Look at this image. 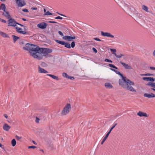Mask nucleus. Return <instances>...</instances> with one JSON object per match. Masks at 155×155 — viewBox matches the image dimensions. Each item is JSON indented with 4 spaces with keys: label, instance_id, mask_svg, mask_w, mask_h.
<instances>
[{
    "label": "nucleus",
    "instance_id": "obj_47",
    "mask_svg": "<svg viewBox=\"0 0 155 155\" xmlns=\"http://www.w3.org/2000/svg\"><path fill=\"white\" fill-rule=\"evenodd\" d=\"M94 39L97 41H101V40L99 39V38H94Z\"/></svg>",
    "mask_w": 155,
    "mask_h": 155
},
{
    "label": "nucleus",
    "instance_id": "obj_45",
    "mask_svg": "<svg viewBox=\"0 0 155 155\" xmlns=\"http://www.w3.org/2000/svg\"><path fill=\"white\" fill-rule=\"evenodd\" d=\"M92 50L94 51V52L95 53H97V50L94 48H93Z\"/></svg>",
    "mask_w": 155,
    "mask_h": 155
},
{
    "label": "nucleus",
    "instance_id": "obj_59",
    "mask_svg": "<svg viewBox=\"0 0 155 155\" xmlns=\"http://www.w3.org/2000/svg\"><path fill=\"white\" fill-rule=\"evenodd\" d=\"M4 116L5 117V118H7L8 117V116H7V115L6 114H4Z\"/></svg>",
    "mask_w": 155,
    "mask_h": 155
},
{
    "label": "nucleus",
    "instance_id": "obj_28",
    "mask_svg": "<svg viewBox=\"0 0 155 155\" xmlns=\"http://www.w3.org/2000/svg\"><path fill=\"white\" fill-rule=\"evenodd\" d=\"M43 54V55H42L43 56V57L45 56L46 58H50L51 57V55L50 54H48V53L44 54V53H42Z\"/></svg>",
    "mask_w": 155,
    "mask_h": 155
},
{
    "label": "nucleus",
    "instance_id": "obj_19",
    "mask_svg": "<svg viewBox=\"0 0 155 155\" xmlns=\"http://www.w3.org/2000/svg\"><path fill=\"white\" fill-rule=\"evenodd\" d=\"M137 115L140 117H148V115L146 113L140 111H139L137 113Z\"/></svg>",
    "mask_w": 155,
    "mask_h": 155
},
{
    "label": "nucleus",
    "instance_id": "obj_35",
    "mask_svg": "<svg viewBox=\"0 0 155 155\" xmlns=\"http://www.w3.org/2000/svg\"><path fill=\"white\" fill-rule=\"evenodd\" d=\"M71 47L72 48H74L75 45V42L74 41H72L71 43Z\"/></svg>",
    "mask_w": 155,
    "mask_h": 155
},
{
    "label": "nucleus",
    "instance_id": "obj_17",
    "mask_svg": "<svg viewBox=\"0 0 155 155\" xmlns=\"http://www.w3.org/2000/svg\"><path fill=\"white\" fill-rule=\"evenodd\" d=\"M112 130H111V129H110V130L107 133V134L104 137V138L103 139V140H102V142L101 143V144H103V143H104V142L106 140V139L108 137L109 135L110 134V133H111V132Z\"/></svg>",
    "mask_w": 155,
    "mask_h": 155
},
{
    "label": "nucleus",
    "instance_id": "obj_25",
    "mask_svg": "<svg viewBox=\"0 0 155 155\" xmlns=\"http://www.w3.org/2000/svg\"><path fill=\"white\" fill-rule=\"evenodd\" d=\"M12 37L13 38L14 42L15 43V42L17 41V40L20 38L19 37L17 36L14 35H12Z\"/></svg>",
    "mask_w": 155,
    "mask_h": 155
},
{
    "label": "nucleus",
    "instance_id": "obj_18",
    "mask_svg": "<svg viewBox=\"0 0 155 155\" xmlns=\"http://www.w3.org/2000/svg\"><path fill=\"white\" fill-rule=\"evenodd\" d=\"M2 15L8 20L11 18L9 12H8L6 11L4 12L3 13Z\"/></svg>",
    "mask_w": 155,
    "mask_h": 155
},
{
    "label": "nucleus",
    "instance_id": "obj_16",
    "mask_svg": "<svg viewBox=\"0 0 155 155\" xmlns=\"http://www.w3.org/2000/svg\"><path fill=\"white\" fill-rule=\"evenodd\" d=\"M120 63L126 69H132V67L131 66L129 65L128 64L125 63L123 62L122 61H120Z\"/></svg>",
    "mask_w": 155,
    "mask_h": 155
},
{
    "label": "nucleus",
    "instance_id": "obj_37",
    "mask_svg": "<svg viewBox=\"0 0 155 155\" xmlns=\"http://www.w3.org/2000/svg\"><path fill=\"white\" fill-rule=\"evenodd\" d=\"M115 56L117 58H120L122 56H124V54H120V55H117V54H116V55H115Z\"/></svg>",
    "mask_w": 155,
    "mask_h": 155
},
{
    "label": "nucleus",
    "instance_id": "obj_40",
    "mask_svg": "<svg viewBox=\"0 0 155 155\" xmlns=\"http://www.w3.org/2000/svg\"><path fill=\"white\" fill-rule=\"evenodd\" d=\"M28 149L33 148V149H34L35 148H36V146H28Z\"/></svg>",
    "mask_w": 155,
    "mask_h": 155
},
{
    "label": "nucleus",
    "instance_id": "obj_33",
    "mask_svg": "<svg viewBox=\"0 0 155 155\" xmlns=\"http://www.w3.org/2000/svg\"><path fill=\"white\" fill-rule=\"evenodd\" d=\"M110 50L111 51L113 52V54L115 55V56L117 54L116 53V49H110Z\"/></svg>",
    "mask_w": 155,
    "mask_h": 155
},
{
    "label": "nucleus",
    "instance_id": "obj_61",
    "mask_svg": "<svg viewBox=\"0 0 155 155\" xmlns=\"http://www.w3.org/2000/svg\"><path fill=\"white\" fill-rule=\"evenodd\" d=\"M59 15L62 16H64V17H66V16H65V15H64L63 14H59Z\"/></svg>",
    "mask_w": 155,
    "mask_h": 155
},
{
    "label": "nucleus",
    "instance_id": "obj_62",
    "mask_svg": "<svg viewBox=\"0 0 155 155\" xmlns=\"http://www.w3.org/2000/svg\"><path fill=\"white\" fill-rule=\"evenodd\" d=\"M153 55L155 57V50L154 51L153 53Z\"/></svg>",
    "mask_w": 155,
    "mask_h": 155
},
{
    "label": "nucleus",
    "instance_id": "obj_64",
    "mask_svg": "<svg viewBox=\"0 0 155 155\" xmlns=\"http://www.w3.org/2000/svg\"><path fill=\"white\" fill-rule=\"evenodd\" d=\"M21 19L22 20H23V21H26L27 20L25 18H22Z\"/></svg>",
    "mask_w": 155,
    "mask_h": 155
},
{
    "label": "nucleus",
    "instance_id": "obj_30",
    "mask_svg": "<svg viewBox=\"0 0 155 155\" xmlns=\"http://www.w3.org/2000/svg\"><path fill=\"white\" fill-rule=\"evenodd\" d=\"M108 66L111 68H112L116 69H118V68L117 67L115 66L113 64H109Z\"/></svg>",
    "mask_w": 155,
    "mask_h": 155
},
{
    "label": "nucleus",
    "instance_id": "obj_53",
    "mask_svg": "<svg viewBox=\"0 0 155 155\" xmlns=\"http://www.w3.org/2000/svg\"><path fill=\"white\" fill-rule=\"evenodd\" d=\"M59 34L61 36H63L64 35L63 33L60 31H59L58 32Z\"/></svg>",
    "mask_w": 155,
    "mask_h": 155
},
{
    "label": "nucleus",
    "instance_id": "obj_55",
    "mask_svg": "<svg viewBox=\"0 0 155 155\" xmlns=\"http://www.w3.org/2000/svg\"><path fill=\"white\" fill-rule=\"evenodd\" d=\"M150 69L152 70L155 71V67H150Z\"/></svg>",
    "mask_w": 155,
    "mask_h": 155
},
{
    "label": "nucleus",
    "instance_id": "obj_13",
    "mask_svg": "<svg viewBox=\"0 0 155 155\" xmlns=\"http://www.w3.org/2000/svg\"><path fill=\"white\" fill-rule=\"evenodd\" d=\"M16 31L18 33L23 34H26L28 33L26 31H22V29L21 28H19L18 27H16Z\"/></svg>",
    "mask_w": 155,
    "mask_h": 155
},
{
    "label": "nucleus",
    "instance_id": "obj_36",
    "mask_svg": "<svg viewBox=\"0 0 155 155\" xmlns=\"http://www.w3.org/2000/svg\"><path fill=\"white\" fill-rule=\"evenodd\" d=\"M104 61L106 62H110V63H112L113 62V61L111 60H110V59H107V58H106L104 60Z\"/></svg>",
    "mask_w": 155,
    "mask_h": 155
},
{
    "label": "nucleus",
    "instance_id": "obj_11",
    "mask_svg": "<svg viewBox=\"0 0 155 155\" xmlns=\"http://www.w3.org/2000/svg\"><path fill=\"white\" fill-rule=\"evenodd\" d=\"M119 75H120L121 77L122 78V79H120L119 80V83L120 85H121V84L124 83V81H125V79H126V77H124L123 76V75L120 72L118 74Z\"/></svg>",
    "mask_w": 155,
    "mask_h": 155
},
{
    "label": "nucleus",
    "instance_id": "obj_42",
    "mask_svg": "<svg viewBox=\"0 0 155 155\" xmlns=\"http://www.w3.org/2000/svg\"><path fill=\"white\" fill-rule=\"evenodd\" d=\"M53 78L57 80H59V78L58 76H56L55 75L54 76Z\"/></svg>",
    "mask_w": 155,
    "mask_h": 155
},
{
    "label": "nucleus",
    "instance_id": "obj_26",
    "mask_svg": "<svg viewBox=\"0 0 155 155\" xmlns=\"http://www.w3.org/2000/svg\"><path fill=\"white\" fill-rule=\"evenodd\" d=\"M1 9L3 10L4 12L6 11V7L5 5L4 4H2L0 6Z\"/></svg>",
    "mask_w": 155,
    "mask_h": 155
},
{
    "label": "nucleus",
    "instance_id": "obj_23",
    "mask_svg": "<svg viewBox=\"0 0 155 155\" xmlns=\"http://www.w3.org/2000/svg\"><path fill=\"white\" fill-rule=\"evenodd\" d=\"M146 85L147 86H151V87L155 88V83L152 82H149Z\"/></svg>",
    "mask_w": 155,
    "mask_h": 155
},
{
    "label": "nucleus",
    "instance_id": "obj_44",
    "mask_svg": "<svg viewBox=\"0 0 155 155\" xmlns=\"http://www.w3.org/2000/svg\"><path fill=\"white\" fill-rule=\"evenodd\" d=\"M17 24L18 25H20V26H21V27H24V30H25V28L26 27V26H24L23 25H21L20 23H19L18 22L17 23Z\"/></svg>",
    "mask_w": 155,
    "mask_h": 155
},
{
    "label": "nucleus",
    "instance_id": "obj_39",
    "mask_svg": "<svg viewBox=\"0 0 155 155\" xmlns=\"http://www.w3.org/2000/svg\"><path fill=\"white\" fill-rule=\"evenodd\" d=\"M15 137L16 138L17 140H20L21 138V137L18 136L17 135L15 136Z\"/></svg>",
    "mask_w": 155,
    "mask_h": 155
},
{
    "label": "nucleus",
    "instance_id": "obj_63",
    "mask_svg": "<svg viewBox=\"0 0 155 155\" xmlns=\"http://www.w3.org/2000/svg\"><path fill=\"white\" fill-rule=\"evenodd\" d=\"M32 142L35 145H36L37 144V143L34 140L32 141Z\"/></svg>",
    "mask_w": 155,
    "mask_h": 155
},
{
    "label": "nucleus",
    "instance_id": "obj_58",
    "mask_svg": "<svg viewBox=\"0 0 155 155\" xmlns=\"http://www.w3.org/2000/svg\"><path fill=\"white\" fill-rule=\"evenodd\" d=\"M31 9L32 10H36L37 9V8L36 7H32L31 8Z\"/></svg>",
    "mask_w": 155,
    "mask_h": 155
},
{
    "label": "nucleus",
    "instance_id": "obj_46",
    "mask_svg": "<svg viewBox=\"0 0 155 155\" xmlns=\"http://www.w3.org/2000/svg\"><path fill=\"white\" fill-rule=\"evenodd\" d=\"M68 79H70V80H73L74 79V78L73 77H71L69 76L68 77Z\"/></svg>",
    "mask_w": 155,
    "mask_h": 155
},
{
    "label": "nucleus",
    "instance_id": "obj_43",
    "mask_svg": "<svg viewBox=\"0 0 155 155\" xmlns=\"http://www.w3.org/2000/svg\"><path fill=\"white\" fill-rule=\"evenodd\" d=\"M55 18V19H63V18H62V17H61L60 16H58L57 17H56Z\"/></svg>",
    "mask_w": 155,
    "mask_h": 155
},
{
    "label": "nucleus",
    "instance_id": "obj_60",
    "mask_svg": "<svg viewBox=\"0 0 155 155\" xmlns=\"http://www.w3.org/2000/svg\"><path fill=\"white\" fill-rule=\"evenodd\" d=\"M141 76H146V74H140Z\"/></svg>",
    "mask_w": 155,
    "mask_h": 155
},
{
    "label": "nucleus",
    "instance_id": "obj_8",
    "mask_svg": "<svg viewBox=\"0 0 155 155\" xmlns=\"http://www.w3.org/2000/svg\"><path fill=\"white\" fill-rule=\"evenodd\" d=\"M47 26V24L44 22L39 23L38 25L37 26L41 29H44L46 28Z\"/></svg>",
    "mask_w": 155,
    "mask_h": 155
},
{
    "label": "nucleus",
    "instance_id": "obj_14",
    "mask_svg": "<svg viewBox=\"0 0 155 155\" xmlns=\"http://www.w3.org/2000/svg\"><path fill=\"white\" fill-rule=\"evenodd\" d=\"M142 79L143 80L153 82L155 81V79L153 77H143Z\"/></svg>",
    "mask_w": 155,
    "mask_h": 155
},
{
    "label": "nucleus",
    "instance_id": "obj_51",
    "mask_svg": "<svg viewBox=\"0 0 155 155\" xmlns=\"http://www.w3.org/2000/svg\"><path fill=\"white\" fill-rule=\"evenodd\" d=\"M117 125V123H116L114 126H113L110 128V129H111L112 130Z\"/></svg>",
    "mask_w": 155,
    "mask_h": 155
},
{
    "label": "nucleus",
    "instance_id": "obj_1",
    "mask_svg": "<svg viewBox=\"0 0 155 155\" xmlns=\"http://www.w3.org/2000/svg\"><path fill=\"white\" fill-rule=\"evenodd\" d=\"M25 46L26 47H23V49L28 51L31 55L34 58H36L39 60L43 58V56L42 55H38V54H36L38 53L39 48L37 45L33 44L26 43Z\"/></svg>",
    "mask_w": 155,
    "mask_h": 155
},
{
    "label": "nucleus",
    "instance_id": "obj_34",
    "mask_svg": "<svg viewBox=\"0 0 155 155\" xmlns=\"http://www.w3.org/2000/svg\"><path fill=\"white\" fill-rule=\"evenodd\" d=\"M110 69L111 70H112V71H114V72H115L117 74H119V73H120V72L118 71H117L114 69L111 68H110Z\"/></svg>",
    "mask_w": 155,
    "mask_h": 155
},
{
    "label": "nucleus",
    "instance_id": "obj_56",
    "mask_svg": "<svg viewBox=\"0 0 155 155\" xmlns=\"http://www.w3.org/2000/svg\"><path fill=\"white\" fill-rule=\"evenodd\" d=\"M47 75L48 76H49L53 78V76H54V75H52V74H47Z\"/></svg>",
    "mask_w": 155,
    "mask_h": 155
},
{
    "label": "nucleus",
    "instance_id": "obj_3",
    "mask_svg": "<svg viewBox=\"0 0 155 155\" xmlns=\"http://www.w3.org/2000/svg\"><path fill=\"white\" fill-rule=\"evenodd\" d=\"M71 109V105L70 104H67L64 107L62 110L61 114L62 115H65L69 113Z\"/></svg>",
    "mask_w": 155,
    "mask_h": 155
},
{
    "label": "nucleus",
    "instance_id": "obj_31",
    "mask_svg": "<svg viewBox=\"0 0 155 155\" xmlns=\"http://www.w3.org/2000/svg\"><path fill=\"white\" fill-rule=\"evenodd\" d=\"M62 75L63 77L67 78H68V77L69 76L68 75L67 73L65 72H64L62 73Z\"/></svg>",
    "mask_w": 155,
    "mask_h": 155
},
{
    "label": "nucleus",
    "instance_id": "obj_10",
    "mask_svg": "<svg viewBox=\"0 0 155 155\" xmlns=\"http://www.w3.org/2000/svg\"><path fill=\"white\" fill-rule=\"evenodd\" d=\"M119 75H120L121 77L122 78V79H120L119 80V83L120 85H121V84L124 83V81H125V79H126V77H124L123 76V75L120 72L118 74Z\"/></svg>",
    "mask_w": 155,
    "mask_h": 155
},
{
    "label": "nucleus",
    "instance_id": "obj_6",
    "mask_svg": "<svg viewBox=\"0 0 155 155\" xmlns=\"http://www.w3.org/2000/svg\"><path fill=\"white\" fill-rule=\"evenodd\" d=\"M8 25L15 27L16 26L17 23L15 20L11 18L8 20Z\"/></svg>",
    "mask_w": 155,
    "mask_h": 155
},
{
    "label": "nucleus",
    "instance_id": "obj_41",
    "mask_svg": "<svg viewBox=\"0 0 155 155\" xmlns=\"http://www.w3.org/2000/svg\"><path fill=\"white\" fill-rule=\"evenodd\" d=\"M40 120V119L38 117H36V118L35 120V122L37 123H39V121Z\"/></svg>",
    "mask_w": 155,
    "mask_h": 155
},
{
    "label": "nucleus",
    "instance_id": "obj_15",
    "mask_svg": "<svg viewBox=\"0 0 155 155\" xmlns=\"http://www.w3.org/2000/svg\"><path fill=\"white\" fill-rule=\"evenodd\" d=\"M144 96L148 98H151L152 97H155V94H154L153 93H151L150 94H148L145 93L144 94Z\"/></svg>",
    "mask_w": 155,
    "mask_h": 155
},
{
    "label": "nucleus",
    "instance_id": "obj_4",
    "mask_svg": "<svg viewBox=\"0 0 155 155\" xmlns=\"http://www.w3.org/2000/svg\"><path fill=\"white\" fill-rule=\"evenodd\" d=\"M52 51V50L51 49L46 48H39L38 51V55H41V53H50Z\"/></svg>",
    "mask_w": 155,
    "mask_h": 155
},
{
    "label": "nucleus",
    "instance_id": "obj_22",
    "mask_svg": "<svg viewBox=\"0 0 155 155\" xmlns=\"http://www.w3.org/2000/svg\"><path fill=\"white\" fill-rule=\"evenodd\" d=\"M105 86L106 88L107 89H111L113 87L112 84L110 83H105Z\"/></svg>",
    "mask_w": 155,
    "mask_h": 155
},
{
    "label": "nucleus",
    "instance_id": "obj_32",
    "mask_svg": "<svg viewBox=\"0 0 155 155\" xmlns=\"http://www.w3.org/2000/svg\"><path fill=\"white\" fill-rule=\"evenodd\" d=\"M41 66L43 67H45L47 66L48 65L47 64L44 62H42L41 64Z\"/></svg>",
    "mask_w": 155,
    "mask_h": 155
},
{
    "label": "nucleus",
    "instance_id": "obj_57",
    "mask_svg": "<svg viewBox=\"0 0 155 155\" xmlns=\"http://www.w3.org/2000/svg\"><path fill=\"white\" fill-rule=\"evenodd\" d=\"M20 44H22V45H24V44H25V43L24 42V41H21L20 42Z\"/></svg>",
    "mask_w": 155,
    "mask_h": 155
},
{
    "label": "nucleus",
    "instance_id": "obj_49",
    "mask_svg": "<svg viewBox=\"0 0 155 155\" xmlns=\"http://www.w3.org/2000/svg\"><path fill=\"white\" fill-rule=\"evenodd\" d=\"M48 23H57L58 24H59V23L56 21H48Z\"/></svg>",
    "mask_w": 155,
    "mask_h": 155
},
{
    "label": "nucleus",
    "instance_id": "obj_2",
    "mask_svg": "<svg viewBox=\"0 0 155 155\" xmlns=\"http://www.w3.org/2000/svg\"><path fill=\"white\" fill-rule=\"evenodd\" d=\"M129 85H134V84L133 82L126 78L125 81L124 82L121 86L123 88L126 89L130 91L136 92V90L132 86H129Z\"/></svg>",
    "mask_w": 155,
    "mask_h": 155
},
{
    "label": "nucleus",
    "instance_id": "obj_50",
    "mask_svg": "<svg viewBox=\"0 0 155 155\" xmlns=\"http://www.w3.org/2000/svg\"><path fill=\"white\" fill-rule=\"evenodd\" d=\"M146 76H153L154 75L153 74L150 73L146 74Z\"/></svg>",
    "mask_w": 155,
    "mask_h": 155
},
{
    "label": "nucleus",
    "instance_id": "obj_12",
    "mask_svg": "<svg viewBox=\"0 0 155 155\" xmlns=\"http://www.w3.org/2000/svg\"><path fill=\"white\" fill-rule=\"evenodd\" d=\"M75 38L76 37L74 36H65L63 37V39L65 40H67L69 41H73L74 39H75Z\"/></svg>",
    "mask_w": 155,
    "mask_h": 155
},
{
    "label": "nucleus",
    "instance_id": "obj_9",
    "mask_svg": "<svg viewBox=\"0 0 155 155\" xmlns=\"http://www.w3.org/2000/svg\"><path fill=\"white\" fill-rule=\"evenodd\" d=\"M101 35L103 36H106L112 38H114V36L113 35L111 34L110 33L104 32L103 31H101Z\"/></svg>",
    "mask_w": 155,
    "mask_h": 155
},
{
    "label": "nucleus",
    "instance_id": "obj_7",
    "mask_svg": "<svg viewBox=\"0 0 155 155\" xmlns=\"http://www.w3.org/2000/svg\"><path fill=\"white\" fill-rule=\"evenodd\" d=\"M16 3L18 7H23L26 5V2L24 0H16Z\"/></svg>",
    "mask_w": 155,
    "mask_h": 155
},
{
    "label": "nucleus",
    "instance_id": "obj_5",
    "mask_svg": "<svg viewBox=\"0 0 155 155\" xmlns=\"http://www.w3.org/2000/svg\"><path fill=\"white\" fill-rule=\"evenodd\" d=\"M55 41L61 45H64V47L68 48H71V44L68 42H65L62 41H59L58 40H55Z\"/></svg>",
    "mask_w": 155,
    "mask_h": 155
},
{
    "label": "nucleus",
    "instance_id": "obj_54",
    "mask_svg": "<svg viewBox=\"0 0 155 155\" xmlns=\"http://www.w3.org/2000/svg\"><path fill=\"white\" fill-rule=\"evenodd\" d=\"M0 21L1 22H3V23H6V21L5 20L1 19L0 18Z\"/></svg>",
    "mask_w": 155,
    "mask_h": 155
},
{
    "label": "nucleus",
    "instance_id": "obj_29",
    "mask_svg": "<svg viewBox=\"0 0 155 155\" xmlns=\"http://www.w3.org/2000/svg\"><path fill=\"white\" fill-rule=\"evenodd\" d=\"M142 8L143 9L146 11L147 12H148V8L147 6L144 5H143L142 6Z\"/></svg>",
    "mask_w": 155,
    "mask_h": 155
},
{
    "label": "nucleus",
    "instance_id": "obj_20",
    "mask_svg": "<svg viewBox=\"0 0 155 155\" xmlns=\"http://www.w3.org/2000/svg\"><path fill=\"white\" fill-rule=\"evenodd\" d=\"M38 72L40 73H47L48 72L47 71L45 70L44 69L41 68L40 66H38Z\"/></svg>",
    "mask_w": 155,
    "mask_h": 155
},
{
    "label": "nucleus",
    "instance_id": "obj_52",
    "mask_svg": "<svg viewBox=\"0 0 155 155\" xmlns=\"http://www.w3.org/2000/svg\"><path fill=\"white\" fill-rule=\"evenodd\" d=\"M117 125V123H116L114 126H113L110 128V129H111L112 130Z\"/></svg>",
    "mask_w": 155,
    "mask_h": 155
},
{
    "label": "nucleus",
    "instance_id": "obj_27",
    "mask_svg": "<svg viewBox=\"0 0 155 155\" xmlns=\"http://www.w3.org/2000/svg\"><path fill=\"white\" fill-rule=\"evenodd\" d=\"M11 143L13 147L15 146L16 144V141L15 139H12L11 141Z\"/></svg>",
    "mask_w": 155,
    "mask_h": 155
},
{
    "label": "nucleus",
    "instance_id": "obj_38",
    "mask_svg": "<svg viewBox=\"0 0 155 155\" xmlns=\"http://www.w3.org/2000/svg\"><path fill=\"white\" fill-rule=\"evenodd\" d=\"M52 14L50 13L49 11H47L45 13L44 15H52Z\"/></svg>",
    "mask_w": 155,
    "mask_h": 155
},
{
    "label": "nucleus",
    "instance_id": "obj_24",
    "mask_svg": "<svg viewBox=\"0 0 155 155\" xmlns=\"http://www.w3.org/2000/svg\"><path fill=\"white\" fill-rule=\"evenodd\" d=\"M0 34L4 38H9L8 35L4 32L0 31Z\"/></svg>",
    "mask_w": 155,
    "mask_h": 155
},
{
    "label": "nucleus",
    "instance_id": "obj_21",
    "mask_svg": "<svg viewBox=\"0 0 155 155\" xmlns=\"http://www.w3.org/2000/svg\"><path fill=\"white\" fill-rule=\"evenodd\" d=\"M11 128V127L7 124H5L3 126V129L5 131H8Z\"/></svg>",
    "mask_w": 155,
    "mask_h": 155
},
{
    "label": "nucleus",
    "instance_id": "obj_48",
    "mask_svg": "<svg viewBox=\"0 0 155 155\" xmlns=\"http://www.w3.org/2000/svg\"><path fill=\"white\" fill-rule=\"evenodd\" d=\"M22 11L25 12H28V9L26 8H24L22 9Z\"/></svg>",
    "mask_w": 155,
    "mask_h": 155
}]
</instances>
